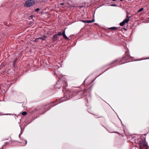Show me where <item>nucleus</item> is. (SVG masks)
Returning a JSON list of instances; mask_svg holds the SVG:
<instances>
[{"instance_id":"8","label":"nucleus","mask_w":149,"mask_h":149,"mask_svg":"<svg viewBox=\"0 0 149 149\" xmlns=\"http://www.w3.org/2000/svg\"><path fill=\"white\" fill-rule=\"evenodd\" d=\"M63 38L66 40H68L69 39L66 36L65 34V30H64L63 31V34L62 35Z\"/></svg>"},{"instance_id":"28","label":"nucleus","mask_w":149,"mask_h":149,"mask_svg":"<svg viewBox=\"0 0 149 149\" xmlns=\"http://www.w3.org/2000/svg\"><path fill=\"white\" fill-rule=\"evenodd\" d=\"M90 110V109H88V111H89V110Z\"/></svg>"},{"instance_id":"11","label":"nucleus","mask_w":149,"mask_h":149,"mask_svg":"<svg viewBox=\"0 0 149 149\" xmlns=\"http://www.w3.org/2000/svg\"><path fill=\"white\" fill-rule=\"evenodd\" d=\"M46 38H47V37L45 36H44L38 38V39H40L43 40H45V39Z\"/></svg>"},{"instance_id":"15","label":"nucleus","mask_w":149,"mask_h":149,"mask_svg":"<svg viewBox=\"0 0 149 149\" xmlns=\"http://www.w3.org/2000/svg\"><path fill=\"white\" fill-rule=\"evenodd\" d=\"M143 10V8H141L138 11V12H141V11H142V10Z\"/></svg>"},{"instance_id":"12","label":"nucleus","mask_w":149,"mask_h":149,"mask_svg":"<svg viewBox=\"0 0 149 149\" xmlns=\"http://www.w3.org/2000/svg\"><path fill=\"white\" fill-rule=\"evenodd\" d=\"M109 29L111 30H115L117 29V27H112L109 28Z\"/></svg>"},{"instance_id":"6","label":"nucleus","mask_w":149,"mask_h":149,"mask_svg":"<svg viewBox=\"0 0 149 149\" xmlns=\"http://www.w3.org/2000/svg\"><path fill=\"white\" fill-rule=\"evenodd\" d=\"M129 22L128 19H125L120 24V26H123L126 23H127Z\"/></svg>"},{"instance_id":"26","label":"nucleus","mask_w":149,"mask_h":149,"mask_svg":"<svg viewBox=\"0 0 149 149\" xmlns=\"http://www.w3.org/2000/svg\"><path fill=\"white\" fill-rule=\"evenodd\" d=\"M113 1H116V0H112Z\"/></svg>"},{"instance_id":"3","label":"nucleus","mask_w":149,"mask_h":149,"mask_svg":"<svg viewBox=\"0 0 149 149\" xmlns=\"http://www.w3.org/2000/svg\"><path fill=\"white\" fill-rule=\"evenodd\" d=\"M58 102V101L56 102H54V103L55 104H53V103L52 102L51 103H48V104H46L45 105H44L42 107V108L44 109L45 110L47 108H49L46 110V111L49 109L51 107L54 106L56 105L58 103H59L60 102V101H58V102Z\"/></svg>"},{"instance_id":"27","label":"nucleus","mask_w":149,"mask_h":149,"mask_svg":"<svg viewBox=\"0 0 149 149\" xmlns=\"http://www.w3.org/2000/svg\"><path fill=\"white\" fill-rule=\"evenodd\" d=\"M84 93H85V90H84Z\"/></svg>"},{"instance_id":"13","label":"nucleus","mask_w":149,"mask_h":149,"mask_svg":"<svg viewBox=\"0 0 149 149\" xmlns=\"http://www.w3.org/2000/svg\"><path fill=\"white\" fill-rule=\"evenodd\" d=\"M27 113L26 112L24 111L22 113V114L24 116H25L26 115Z\"/></svg>"},{"instance_id":"17","label":"nucleus","mask_w":149,"mask_h":149,"mask_svg":"<svg viewBox=\"0 0 149 149\" xmlns=\"http://www.w3.org/2000/svg\"><path fill=\"white\" fill-rule=\"evenodd\" d=\"M38 39H38V38H36L35 39V40H34L35 42H37L38 41Z\"/></svg>"},{"instance_id":"4","label":"nucleus","mask_w":149,"mask_h":149,"mask_svg":"<svg viewBox=\"0 0 149 149\" xmlns=\"http://www.w3.org/2000/svg\"><path fill=\"white\" fill-rule=\"evenodd\" d=\"M35 4V2L33 0H27L24 5L25 7H30Z\"/></svg>"},{"instance_id":"16","label":"nucleus","mask_w":149,"mask_h":149,"mask_svg":"<svg viewBox=\"0 0 149 149\" xmlns=\"http://www.w3.org/2000/svg\"><path fill=\"white\" fill-rule=\"evenodd\" d=\"M130 16H128V15H127V16H126V18L125 19H128V20H129H129H130Z\"/></svg>"},{"instance_id":"25","label":"nucleus","mask_w":149,"mask_h":149,"mask_svg":"<svg viewBox=\"0 0 149 149\" xmlns=\"http://www.w3.org/2000/svg\"><path fill=\"white\" fill-rule=\"evenodd\" d=\"M83 22H84V20H82V21Z\"/></svg>"},{"instance_id":"19","label":"nucleus","mask_w":149,"mask_h":149,"mask_svg":"<svg viewBox=\"0 0 149 149\" xmlns=\"http://www.w3.org/2000/svg\"><path fill=\"white\" fill-rule=\"evenodd\" d=\"M64 3H60V5H64Z\"/></svg>"},{"instance_id":"29","label":"nucleus","mask_w":149,"mask_h":149,"mask_svg":"<svg viewBox=\"0 0 149 149\" xmlns=\"http://www.w3.org/2000/svg\"><path fill=\"white\" fill-rule=\"evenodd\" d=\"M19 137L20 136V134L19 135Z\"/></svg>"},{"instance_id":"23","label":"nucleus","mask_w":149,"mask_h":149,"mask_svg":"<svg viewBox=\"0 0 149 149\" xmlns=\"http://www.w3.org/2000/svg\"><path fill=\"white\" fill-rule=\"evenodd\" d=\"M26 141V143H25V144H26L27 143V141Z\"/></svg>"},{"instance_id":"1","label":"nucleus","mask_w":149,"mask_h":149,"mask_svg":"<svg viewBox=\"0 0 149 149\" xmlns=\"http://www.w3.org/2000/svg\"><path fill=\"white\" fill-rule=\"evenodd\" d=\"M68 85V84H64V85L63 86V91L64 93V96L63 97H61L59 100V101H60V102L68 100L72 97L74 96H78V97H77L78 99L83 97H84L83 91L78 92L76 90L74 89V91L69 90L67 88Z\"/></svg>"},{"instance_id":"21","label":"nucleus","mask_w":149,"mask_h":149,"mask_svg":"<svg viewBox=\"0 0 149 149\" xmlns=\"http://www.w3.org/2000/svg\"><path fill=\"white\" fill-rule=\"evenodd\" d=\"M111 6H116V5L113 4V5H112Z\"/></svg>"},{"instance_id":"22","label":"nucleus","mask_w":149,"mask_h":149,"mask_svg":"<svg viewBox=\"0 0 149 149\" xmlns=\"http://www.w3.org/2000/svg\"><path fill=\"white\" fill-rule=\"evenodd\" d=\"M16 60H15L14 62V63H15L16 61Z\"/></svg>"},{"instance_id":"24","label":"nucleus","mask_w":149,"mask_h":149,"mask_svg":"<svg viewBox=\"0 0 149 149\" xmlns=\"http://www.w3.org/2000/svg\"><path fill=\"white\" fill-rule=\"evenodd\" d=\"M115 133H118V132H115Z\"/></svg>"},{"instance_id":"5","label":"nucleus","mask_w":149,"mask_h":149,"mask_svg":"<svg viewBox=\"0 0 149 149\" xmlns=\"http://www.w3.org/2000/svg\"><path fill=\"white\" fill-rule=\"evenodd\" d=\"M140 147L141 149H142L144 147H147V144L143 139L139 141Z\"/></svg>"},{"instance_id":"14","label":"nucleus","mask_w":149,"mask_h":149,"mask_svg":"<svg viewBox=\"0 0 149 149\" xmlns=\"http://www.w3.org/2000/svg\"><path fill=\"white\" fill-rule=\"evenodd\" d=\"M63 32L61 33V32H58V33L57 34V36H61L62 35Z\"/></svg>"},{"instance_id":"2","label":"nucleus","mask_w":149,"mask_h":149,"mask_svg":"<svg viewBox=\"0 0 149 149\" xmlns=\"http://www.w3.org/2000/svg\"><path fill=\"white\" fill-rule=\"evenodd\" d=\"M125 49L126 50L124 54V56L122 58L116 59L110 63L109 65H113V66H116L130 62L132 57L130 56L128 49L126 47Z\"/></svg>"},{"instance_id":"10","label":"nucleus","mask_w":149,"mask_h":149,"mask_svg":"<svg viewBox=\"0 0 149 149\" xmlns=\"http://www.w3.org/2000/svg\"><path fill=\"white\" fill-rule=\"evenodd\" d=\"M61 86V84H55L54 87L56 89L59 88Z\"/></svg>"},{"instance_id":"20","label":"nucleus","mask_w":149,"mask_h":149,"mask_svg":"<svg viewBox=\"0 0 149 149\" xmlns=\"http://www.w3.org/2000/svg\"><path fill=\"white\" fill-rule=\"evenodd\" d=\"M9 115V114H2V115Z\"/></svg>"},{"instance_id":"9","label":"nucleus","mask_w":149,"mask_h":149,"mask_svg":"<svg viewBox=\"0 0 149 149\" xmlns=\"http://www.w3.org/2000/svg\"><path fill=\"white\" fill-rule=\"evenodd\" d=\"M94 19H93L92 20H84V23H92L94 22Z\"/></svg>"},{"instance_id":"18","label":"nucleus","mask_w":149,"mask_h":149,"mask_svg":"<svg viewBox=\"0 0 149 149\" xmlns=\"http://www.w3.org/2000/svg\"><path fill=\"white\" fill-rule=\"evenodd\" d=\"M40 9L38 8H37L35 10V11L36 12H37V11H38Z\"/></svg>"},{"instance_id":"7","label":"nucleus","mask_w":149,"mask_h":149,"mask_svg":"<svg viewBox=\"0 0 149 149\" xmlns=\"http://www.w3.org/2000/svg\"><path fill=\"white\" fill-rule=\"evenodd\" d=\"M58 36L56 34L54 35L52 38V40L53 41H55L58 39Z\"/></svg>"}]
</instances>
